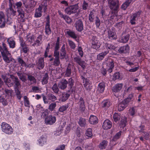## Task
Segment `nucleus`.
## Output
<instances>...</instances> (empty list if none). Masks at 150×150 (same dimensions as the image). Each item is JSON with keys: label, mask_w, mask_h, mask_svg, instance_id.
<instances>
[{"label": "nucleus", "mask_w": 150, "mask_h": 150, "mask_svg": "<svg viewBox=\"0 0 150 150\" xmlns=\"http://www.w3.org/2000/svg\"><path fill=\"white\" fill-rule=\"evenodd\" d=\"M15 93L17 97L19 99H20L22 97L21 92L20 91V88H14Z\"/></svg>", "instance_id": "obj_29"}, {"label": "nucleus", "mask_w": 150, "mask_h": 150, "mask_svg": "<svg viewBox=\"0 0 150 150\" xmlns=\"http://www.w3.org/2000/svg\"><path fill=\"white\" fill-rule=\"evenodd\" d=\"M27 75L28 76V79L30 81H32L35 80H36V79L33 76L29 74H27Z\"/></svg>", "instance_id": "obj_55"}, {"label": "nucleus", "mask_w": 150, "mask_h": 150, "mask_svg": "<svg viewBox=\"0 0 150 150\" xmlns=\"http://www.w3.org/2000/svg\"><path fill=\"white\" fill-rule=\"evenodd\" d=\"M7 54L5 53L4 52H2V55L4 60L8 63H9L10 62L9 59L7 56Z\"/></svg>", "instance_id": "obj_30"}, {"label": "nucleus", "mask_w": 150, "mask_h": 150, "mask_svg": "<svg viewBox=\"0 0 150 150\" xmlns=\"http://www.w3.org/2000/svg\"><path fill=\"white\" fill-rule=\"evenodd\" d=\"M24 99L25 101V106L28 107L30 105L29 101L28 98L26 96H24Z\"/></svg>", "instance_id": "obj_48"}, {"label": "nucleus", "mask_w": 150, "mask_h": 150, "mask_svg": "<svg viewBox=\"0 0 150 150\" xmlns=\"http://www.w3.org/2000/svg\"><path fill=\"white\" fill-rule=\"evenodd\" d=\"M66 52H61L60 53V57L61 59H63L64 58L66 54Z\"/></svg>", "instance_id": "obj_60"}, {"label": "nucleus", "mask_w": 150, "mask_h": 150, "mask_svg": "<svg viewBox=\"0 0 150 150\" xmlns=\"http://www.w3.org/2000/svg\"><path fill=\"white\" fill-rule=\"evenodd\" d=\"M45 32L46 34L49 35L51 33V30L50 28V25H46L45 26Z\"/></svg>", "instance_id": "obj_37"}, {"label": "nucleus", "mask_w": 150, "mask_h": 150, "mask_svg": "<svg viewBox=\"0 0 150 150\" xmlns=\"http://www.w3.org/2000/svg\"><path fill=\"white\" fill-rule=\"evenodd\" d=\"M67 108L68 107H66V106H62L59 108V110L60 112H62L66 110Z\"/></svg>", "instance_id": "obj_56"}, {"label": "nucleus", "mask_w": 150, "mask_h": 150, "mask_svg": "<svg viewBox=\"0 0 150 150\" xmlns=\"http://www.w3.org/2000/svg\"><path fill=\"white\" fill-rule=\"evenodd\" d=\"M42 16V11H38L36 10V12L35 14V17L38 18L41 17Z\"/></svg>", "instance_id": "obj_53"}, {"label": "nucleus", "mask_w": 150, "mask_h": 150, "mask_svg": "<svg viewBox=\"0 0 150 150\" xmlns=\"http://www.w3.org/2000/svg\"><path fill=\"white\" fill-rule=\"evenodd\" d=\"M108 1L109 7L112 10L111 14L112 15L111 16V18L112 19L113 18H112V17H114L115 15L117 16L119 8V1L117 0H108Z\"/></svg>", "instance_id": "obj_1"}, {"label": "nucleus", "mask_w": 150, "mask_h": 150, "mask_svg": "<svg viewBox=\"0 0 150 150\" xmlns=\"http://www.w3.org/2000/svg\"><path fill=\"white\" fill-rule=\"evenodd\" d=\"M69 44L71 48L74 49L75 47V45L74 43L71 40H69Z\"/></svg>", "instance_id": "obj_59"}, {"label": "nucleus", "mask_w": 150, "mask_h": 150, "mask_svg": "<svg viewBox=\"0 0 150 150\" xmlns=\"http://www.w3.org/2000/svg\"><path fill=\"white\" fill-rule=\"evenodd\" d=\"M65 32L69 36L74 39H76L77 38V36L75 32L69 29H66Z\"/></svg>", "instance_id": "obj_12"}, {"label": "nucleus", "mask_w": 150, "mask_h": 150, "mask_svg": "<svg viewBox=\"0 0 150 150\" xmlns=\"http://www.w3.org/2000/svg\"><path fill=\"white\" fill-rule=\"evenodd\" d=\"M108 36L109 38L111 39H116L117 36L115 33L112 30L109 29L108 31Z\"/></svg>", "instance_id": "obj_14"}, {"label": "nucleus", "mask_w": 150, "mask_h": 150, "mask_svg": "<svg viewBox=\"0 0 150 150\" xmlns=\"http://www.w3.org/2000/svg\"><path fill=\"white\" fill-rule=\"evenodd\" d=\"M122 86V83L116 84L113 87L112 90L114 92H118L121 89Z\"/></svg>", "instance_id": "obj_17"}, {"label": "nucleus", "mask_w": 150, "mask_h": 150, "mask_svg": "<svg viewBox=\"0 0 150 150\" xmlns=\"http://www.w3.org/2000/svg\"><path fill=\"white\" fill-rule=\"evenodd\" d=\"M94 15L93 13L91 12L89 15V20L90 22H92L93 21L94 19Z\"/></svg>", "instance_id": "obj_44"}, {"label": "nucleus", "mask_w": 150, "mask_h": 150, "mask_svg": "<svg viewBox=\"0 0 150 150\" xmlns=\"http://www.w3.org/2000/svg\"><path fill=\"white\" fill-rule=\"evenodd\" d=\"M129 50V46L128 45L125 46L121 47L118 50L119 52L120 53H126L128 52Z\"/></svg>", "instance_id": "obj_13"}, {"label": "nucleus", "mask_w": 150, "mask_h": 150, "mask_svg": "<svg viewBox=\"0 0 150 150\" xmlns=\"http://www.w3.org/2000/svg\"><path fill=\"white\" fill-rule=\"evenodd\" d=\"M75 27L76 30L79 31H81L83 28V23L81 20L76 21L75 23Z\"/></svg>", "instance_id": "obj_9"}, {"label": "nucleus", "mask_w": 150, "mask_h": 150, "mask_svg": "<svg viewBox=\"0 0 150 150\" xmlns=\"http://www.w3.org/2000/svg\"><path fill=\"white\" fill-rule=\"evenodd\" d=\"M48 114L49 112L48 110L46 109L45 112H42L41 117H42L45 118L48 115Z\"/></svg>", "instance_id": "obj_49"}, {"label": "nucleus", "mask_w": 150, "mask_h": 150, "mask_svg": "<svg viewBox=\"0 0 150 150\" xmlns=\"http://www.w3.org/2000/svg\"><path fill=\"white\" fill-rule=\"evenodd\" d=\"M129 5L125 2L122 5L121 8L124 10H125Z\"/></svg>", "instance_id": "obj_57"}, {"label": "nucleus", "mask_w": 150, "mask_h": 150, "mask_svg": "<svg viewBox=\"0 0 150 150\" xmlns=\"http://www.w3.org/2000/svg\"><path fill=\"white\" fill-rule=\"evenodd\" d=\"M67 83L68 82L66 80H62L58 85V87L61 89H64L66 88Z\"/></svg>", "instance_id": "obj_11"}, {"label": "nucleus", "mask_w": 150, "mask_h": 150, "mask_svg": "<svg viewBox=\"0 0 150 150\" xmlns=\"http://www.w3.org/2000/svg\"><path fill=\"white\" fill-rule=\"evenodd\" d=\"M38 66L40 67L41 69L43 68L44 66L43 58H40L38 62Z\"/></svg>", "instance_id": "obj_25"}, {"label": "nucleus", "mask_w": 150, "mask_h": 150, "mask_svg": "<svg viewBox=\"0 0 150 150\" xmlns=\"http://www.w3.org/2000/svg\"><path fill=\"white\" fill-rule=\"evenodd\" d=\"M68 82L67 84L68 86H69L70 89L68 91V92H70L73 93L75 90V88L74 87H73L74 85V81L71 78H70L68 79V81H67Z\"/></svg>", "instance_id": "obj_7"}, {"label": "nucleus", "mask_w": 150, "mask_h": 150, "mask_svg": "<svg viewBox=\"0 0 150 150\" xmlns=\"http://www.w3.org/2000/svg\"><path fill=\"white\" fill-rule=\"evenodd\" d=\"M92 47L96 49L100 47V45L98 40L92 42Z\"/></svg>", "instance_id": "obj_23"}, {"label": "nucleus", "mask_w": 150, "mask_h": 150, "mask_svg": "<svg viewBox=\"0 0 150 150\" xmlns=\"http://www.w3.org/2000/svg\"><path fill=\"white\" fill-rule=\"evenodd\" d=\"M1 126L3 131L5 133L8 134H11L13 133V129L9 125L3 122Z\"/></svg>", "instance_id": "obj_3"}, {"label": "nucleus", "mask_w": 150, "mask_h": 150, "mask_svg": "<svg viewBox=\"0 0 150 150\" xmlns=\"http://www.w3.org/2000/svg\"><path fill=\"white\" fill-rule=\"evenodd\" d=\"M90 123L92 124H95L98 122V118L95 116L91 115L89 119Z\"/></svg>", "instance_id": "obj_16"}, {"label": "nucleus", "mask_w": 150, "mask_h": 150, "mask_svg": "<svg viewBox=\"0 0 150 150\" xmlns=\"http://www.w3.org/2000/svg\"><path fill=\"white\" fill-rule=\"evenodd\" d=\"M9 9L11 11V13L12 15L13 16H14L15 15V13L16 12V11H14L13 8L12 7H10Z\"/></svg>", "instance_id": "obj_61"}, {"label": "nucleus", "mask_w": 150, "mask_h": 150, "mask_svg": "<svg viewBox=\"0 0 150 150\" xmlns=\"http://www.w3.org/2000/svg\"><path fill=\"white\" fill-rule=\"evenodd\" d=\"M127 123V118L125 117H123V118L121 119L120 121V126L121 127L123 128L125 127Z\"/></svg>", "instance_id": "obj_28"}, {"label": "nucleus", "mask_w": 150, "mask_h": 150, "mask_svg": "<svg viewBox=\"0 0 150 150\" xmlns=\"http://www.w3.org/2000/svg\"><path fill=\"white\" fill-rule=\"evenodd\" d=\"M52 88L55 93L57 94L58 93L59 89L58 87L57 83H54L52 87Z\"/></svg>", "instance_id": "obj_32"}, {"label": "nucleus", "mask_w": 150, "mask_h": 150, "mask_svg": "<svg viewBox=\"0 0 150 150\" xmlns=\"http://www.w3.org/2000/svg\"><path fill=\"white\" fill-rule=\"evenodd\" d=\"M88 7V4L86 3L85 1H83L82 5V8L84 10H86Z\"/></svg>", "instance_id": "obj_50"}, {"label": "nucleus", "mask_w": 150, "mask_h": 150, "mask_svg": "<svg viewBox=\"0 0 150 150\" xmlns=\"http://www.w3.org/2000/svg\"><path fill=\"white\" fill-rule=\"evenodd\" d=\"M30 6L31 7L35 6L36 4V2L34 0H31L30 1Z\"/></svg>", "instance_id": "obj_63"}, {"label": "nucleus", "mask_w": 150, "mask_h": 150, "mask_svg": "<svg viewBox=\"0 0 150 150\" xmlns=\"http://www.w3.org/2000/svg\"><path fill=\"white\" fill-rule=\"evenodd\" d=\"M22 51L25 53H27L29 51V49L27 46H25V47L22 48Z\"/></svg>", "instance_id": "obj_58"}, {"label": "nucleus", "mask_w": 150, "mask_h": 150, "mask_svg": "<svg viewBox=\"0 0 150 150\" xmlns=\"http://www.w3.org/2000/svg\"><path fill=\"white\" fill-rule=\"evenodd\" d=\"M71 73V68L68 66L66 69V75L68 76H70Z\"/></svg>", "instance_id": "obj_46"}, {"label": "nucleus", "mask_w": 150, "mask_h": 150, "mask_svg": "<svg viewBox=\"0 0 150 150\" xmlns=\"http://www.w3.org/2000/svg\"><path fill=\"white\" fill-rule=\"evenodd\" d=\"M17 11L18 13V16L22 19L24 17V12L20 9L18 10Z\"/></svg>", "instance_id": "obj_45"}, {"label": "nucleus", "mask_w": 150, "mask_h": 150, "mask_svg": "<svg viewBox=\"0 0 150 150\" xmlns=\"http://www.w3.org/2000/svg\"><path fill=\"white\" fill-rule=\"evenodd\" d=\"M102 127L105 129H110L112 127V122L108 120H105L103 123Z\"/></svg>", "instance_id": "obj_10"}, {"label": "nucleus", "mask_w": 150, "mask_h": 150, "mask_svg": "<svg viewBox=\"0 0 150 150\" xmlns=\"http://www.w3.org/2000/svg\"><path fill=\"white\" fill-rule=\"evenodd\" d=\"M114 61L113 60L111 59H109L108 62L107 64L109 67L113 68L114 67Z\"/></svg>", "instance_id": "obj_33"}, {"label": "nucleus", "mask_w": 150, "mask_h": 150, "mask_svg": "<svg viewBox=\"0 0 150 150\" xmlns=\"http://www.w3.org/2000/svg\"><path fill=\"white\" fill-rule=\"evenodd\" d=\"M70 96V94L68 93H66L63 95L62 97V101H65L67 100L68 98Z\"/></svg>", "instance_id": "obj_40"}, {"label": "nucleus", "mask_w": 150, "mask_h": 150, "mask_svg": "<svg viewBox=\"0 0 150 150\" xmlns=\"http://www.w3.org/2000/svg\"><path fill=\"white\" fill-rule=\"evenodd\" d=\"M56 120L55 116L50 115L47 116L45 119V122L47 124L52 125L55 123Z\"/></svg>", "instance_id": "obj_6"}, {"label": "nucleus", "mask_w": 150, "mask_h": 150, "mask_svg": "<svg viewBox=\"0 0 150 150\" xmlns=\"http://www.w3.org/2000/svg\"><path fill=\"white\" fill-rule=\"evenodd\" d=\"M56 106V104L55 103H51L49 105V109L50 111H52L54 110Z\"/></svg>", "instance_id": "obj_41"}, {"label": "nucleus", "mask_w": 150, "mask_h": 150, "mask_svg": "<svg viewBox=\"0 0 150 150\" xmlns=\"http://www.w3.org/2000/svg\"><path fill=\"white\" fill-rule=\"evenodd\" d=\"M74 60L75 62H76L79 65L81 66V67L83 69H84L86 67L85 65L84 64L85 62L83 61H82L81 59L79 57V56H77L74 58Z\"/></svg>", "instance_id": "obj_8"}, {"label": "nucleus", "mask_w": 150, "mask_h": 150, "mask_svg": "<svg viewBox=\"0 0 150 150\" xmlns=\"http://www.w3.org/2000/svg\"><path fill=\"white\" fill-rule=\"evenodd\" d=\"M107 141L105 140L103 141L99 145V148L101 149H105L107 145Z\"/></svg>", "instance_id": "obj_27"}, {"label": "nucleus", "mask_w": 150, "mask_h": 150, "mask_svg": "<svg viewBox=\"0 0 150 150\" xmlns=\"http://www.w3.org/2000/svg\"><path fill=\"white\" fill-rule=\"evenodd\" d=\"M49 76L48 73H45L43 78L42 80V83L43 84H46L48 83V80L49 79Z\"/></svg>", "instance_id": "obj_24"}, {"label": "nucleus", "mask_w": 150, "mask_h": 150, "mask_svg": "<svg viewBox=\"0 0 150 150\" xmlns=\"http://www.w3.org/2000/svg\"><path fill=\"white\" fill-rule=\"evenodd\" d=\"M105 87V84L104 82L100 83L98 85V90L100 92H103L104 90Z\"/></svg>", "instance_id": "obj_21"}, {"label": "nucleus", "mask_w": 150, "mask_h": 150, "mask_svg": "<svg viewBox=\"0 0 150 150\" xmlns=\"http://www.w3.org/2000/svg\"><path fill=\"white\" fill-rule=\"evenodd\" d=\"M18 62L19 64H21V65L23 67H27V65L25 62L21 58L19 57L17 59Z\"/></svg>", "instance_id": "obj_31"}, {"label": "nucleus", "mask_w": 150, "mask_h": 150, "mask_svg": "<svg viewBox=\"0 0 150 150\" xmlns=\"http://www.w3.org/2000/svg\"><path fill=\"white\" fill-rule=\"evenodd\" d=\"M120 116L118 113H116L114 114L113 116L114 121L116 122L120 120Z\"/></svg>", "instance_id": "obj_42"}, {"label": "nucleus", "mask_w": 150, "mask_h": 150, "mask_svg": "<svg viewBox=\"0 0 150 150\" xmlns=\"http://www.w3.org/2000/svg\"><path fill=\"white\" fill-rule=\"evenodd\" d=\"M86 134L87 136L89 137H91L92 136V131L91 128L88 129L86 132Z\"/></svg>", "instance_id": "obj_43"}, {"label": "nucleus", "mask_w": 150, "mask_h": 150, "mask_svg": "<svg viewBox=\"0 0 150 150\" xmlns=\"http://www.w3.org/2000/svg\"><path fill=\"white\" fill-rule=\"evenodd\" d=\"M2 45L3 49H4V51L2 52H4V53L7 54V55H10V54L9 52L8 51L6 47V44L4 42H3L2 43Z\"/></svg>", "instance_id": "obj_39"}, {"label": "nucleus", "mask_w": 150, "mask_h": 150, "mask_svg": "<svg viewBox=\"0 0 150 150\" xmlns=\"http://www.w3.org/2000/svg\"><path fill=\"white\" fill-rule=\"evenodd\" d=\"M86 121L84 118L82 117L80 118L78 122L79 125L81 127H85L86 124Z\"/></svg>", "instance_id": "obj_22"}, {"label": "nucleus", "mask_w": 150, "mask_h": 150, "mask_svg": "<svg viewBox=\"0 0 150 150\" xmlns=\"http://www.w3.org/2000/svg\"><path fill=\"white\" fill-rule=\"evenodd\" d=\"M127 106V105L122 101L118 105V110L119 111H122L124 110Z\"/></svg>", "instance_id": "obj_18"}, {"label": "nucleus", "mask_w": 150, "mask_h": 150, "mask_svg": "<svg viewBox=\"0 0 150 150\" xmlns=\"http://www.w3.org/2000/svg\"><path fill=\"white\" fill-rule=\"evenodd\" d=\"M10 78L15 84L14 88H20L21 87V84L20 80L17 77H15L12 74L9 75Z\"/></svg>", "instance_id": "obj_5"}, {"label": "nucleus", "mask_w": 150, "mask_h": 150, "mask_svg": "<svg viewBox=\"0 0 150 150\" xmlns=\"http://www.w3.org/2000/svg\"><path fill=\"white\" fill-rule=\"evenodd\" d=\"M79 9L78 4L71 5L66 8L65 11V12L68 14L70 15L72 13H75L77 12Z\"/></svg>", "instance_id": "obj_2"}, {"label": "nucleus", "mask_w": 150, "mask_h": 150, "mask_svg": "<svg viewBox=\"0 0 150 150\" xmlns=\"http://www.w3.org/2000/svg\"><path fill=\"white\" fill-rule=\"evenodd\" d=\"M136 17L133 15L131 16L130 20V23L132 25L134 24H135V23L134 21L135 20V18Z\"/></svg>", "instance_id": "obj_51"}, {"label": "nucleus", "mask_w": 150, "mask_h": 150, "mask_svg": "<svg viewBox=\"0 0 150 150\" xmlns=\"http://www.w3.org/2000/svg\"><path fill=\"white\" fill-rule=\"evenodd\" d=\"M53 55L55 57H59V53L58 50H54Z\"/></svg>", "instance_id": "obj_52"}, {"label": "nucleus", "mask_w": 150, "mask_h": 150, "mask_svg": "<svg viewBox=\"0 0 150 150\" xmlns=\"http://www.w3.org/2000/svg\"><path fill=\"white\" fill-rule=\"evenodd\" d=\"M80 110L81 111H84L85 110L84 102L83 98L81 97L79 99Z\"/></svg>", "instance_id": "obj_15"}, {"label": "nucleus", "mask_w": 150, "mask_h": 150, "mask_svg": "<svg viewBox=\"0 0 150 150\" xmlns=\"http://www.w3.org/2000/svg\"><path fill=\"white\" fill-rule=\"evenodd\" d=\"M121 133L122 132L121 131H120L118 133H117L114 136L112 140L114 141H115L119 139Z\"/></svg>", "instance_id": "obj_38"}, {"label": "nucleus", "mask_w": 150, "mask_h": 150, "mask_svg": "<svg viewBox=\"0 0 150 150\" xmlns=\"http://www.w3.org/2000/svg\"><path fill=\"white\" fill-rule=\"evenodd\" d=\"M95 20V24L97 28H99V26L100 24V20L98 18L97 16Z\"/></svg>", "instance_id": "obj_47"}, {"label": "nucleus", "mask_w": 150, "mask_h": 150, "mask_svg": "<svg viewBox=\"0 0 150 150\" xmlns=\"http://www.w3.org/2000/svg\"><path fill=\"white\" fill-rule=\"evenodd\" d=\"M19 78L23 82H25L27 81L26 77L22 73L16 72Z\"/></svg>", "instance_id": "obj_20"}, {"label": "nucleus", "mask_w": 150, "mask_h": 150, "mask_svg": "<svg viewBox=\"0 0 150 150\" xmlns=\"http://www.w3.org/2000/svg\"><path fill=\"white\" fill-rule=\"evenodd\" d=\"M47 97L49 100L54 102L57 100L56 97L52 93H50L47 95Z\"/></svg>", "instance_id": "obj_26"}, {"label": "nucleus", "mask_w": 150, "mask_h": 150, "mask_svg": "<svg viewBox=\"0 0 150 150\" xmlns=\"http://www.w3.org/2000/svg\"><path fill=\"white\" fill-rule=\"evenodd\" d=\"M54 65L56 66H58L60 64L59 57H55L53 62Z\"/></svg>", "instance_id": "obj_36"}, {"label": "nucleus", "mask_w": 150, "mask_h": 150, "mask_svg": "<svg viewBox=\"0 0 150 150\" xmlns=\"http://www.w3.org/2000/svg\"><path fill=\"white\" fill-rule=\"evenodd\" d=\"M120 77V74L119 72L116 73L114 75L113 77L116 79H119Z\"/></svg>", "instance_id": "obj_62"}, {"label": "nucleus", "mask_w": 150, "mask_h": 150, "mask_svg": "<svg viewBox=\"0 0 150 150\" xmlns=\"http://www.w3.org/2000/svg\"><path fill=\"white\" fill-rule=\"evenodd\" d=\"M108 52V51H107L99 54L97 56V59L100 61L102 60Z\"/></svg>", "instance_id": "obj_19"}, {"label": "nucleus", "mask_w": 150, "mask_h": 150, "mask_svg": "<svg viewBox=\"0 0 150 150\" xmlns=\"http://www.w3.org/2000/svg\"><path fill=\"white\" fill-rule=\"evenodd\" d=\"M8 43L10 47L12 48H14L15 47V41L13 39L10 40H8Z\"/></svg>", "instance_id": "obj_34"}, {"label": "nucleus", "mask_w": 150, "mask_h": 150, "mask_svg": "<svg viewBox=\"0 0 150 150\" xmlns=\"http://www.w3.org/2000/svg\"><path fill=\"white\" fill-rule=\"evenodd\" d=\"M110 102L109 101L106 100L103 103V107L108 108L110 105Z\"/></svg>", "instance_id": "obj_54"}, {"label": "nucleus", "mask_w": 150, "mask_h": 150, "mask_svg": "<svg viewBox=\"0 0 150 150\" xmlns=\"http://www.w3.org/2000/svg\"><path fill=\"white\" fill-rule=\"evenodd\" d=\"M129 34H127L125 36L124 38H122L121 39V42L124 43L127 42L129 40Z\"/></svg>", "instance_id": "obj_35"}, {"label": "nucleus", "mask_w": 150, "mask_h": 150, "mask_svg": "<svg viewBox=\"0 0 150 150\" xmlns=\"http://www.w3.org/2000/svg\"><path fill=\"white\" fill-rule=\"evenodd\" d=\"M5 92L8 95L11 96L12 92L11 90L7 89H5Z\"/></svg>", "instance_id": "obj_64"}, {"label": "nucleus", "mask_w": 150, "mask_h": 150, "mask_svg": "<svg viewBox=\"0 0 150 150\" xmlns=\"http://www.w3.org/2000/svg\"><path fill=\"white\" fill-rule=\"evenodd\" d=\"M5 16L2 11L0 12V28H4L7 22V20L5 18Z\"/></svg>", "instance_id": "obj_4"}]
</instances>
